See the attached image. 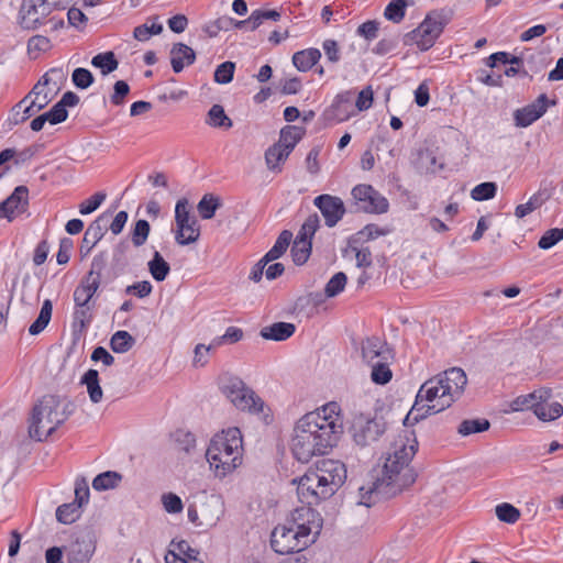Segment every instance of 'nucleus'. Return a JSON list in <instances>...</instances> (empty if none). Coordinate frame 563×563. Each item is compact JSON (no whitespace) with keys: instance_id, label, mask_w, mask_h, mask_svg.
I'll use <instances>...</instances> for the list:
<instances>
[{"instance_id":"ea45409f","label":"nucleus","mask_w":563,"mask_h":563,"mask_svg":"<svg viewBox=\"0 0 563 563\" xmlns=\"http://www.w3.org/2000/svg\"><path fill=\"white\" fill-rule=\"evenodd\" d=\"M135 344V339L124 330L117 331L110 339V347L114 353H126Z\"/></svg>"},{"instance_id":"b1692460","label":"nucleus","mask_w":563,"mask_h":563,"mask_svg":"<svg viewBox=\"0 0 563 563\" xmlns=\"http://www.w3.org/2000/svg\"><path fill=\"white\" fill-rule=\"evenodd\" d=\"M108 222L109 216L107 213H102L89 224L82 239L81 250L86 246L87 253L91 251V249L103 238Z\"/></svg>"},{"instance_id":"f3484780","label":"nucleus","mask_w":563,"mask_h":563,"mask_svg":"<svg viewBox=\"0 0 563 563\" xmlns=\"http://www.w3.org/2000/svg\"><path fill=\"white\" fill-rule=\"evenodd\" d=\"M287 525L296 530L309 529V538H316L321 531L322 518L317 510L307 505L295 509L287 520Z\"/></svg>"},{"instance_id":"6e6552de","label":"nucleus","mask_w":563,"mask_h":563,"mask_svg":"<svg viewBox=\"0 0 563 563\" xmlns=\"http://www.w3.org/2000/svg\"><path fill=\"white\" fill-rule=\"evenodd\" d=\"M73 0H22L19 12L23 29L36 30L54 11L66 10Z\"/></svg>"},{"instance_id":"4c0bfd02","label":"nucleus","mask_w":563,"mask_h":563,"mask_svg":"<svg viewBox=\"0 0 563 563\" xmlns=\"http://www.w3.org/2000/svg\"><path fill=\"white\" fill-rule=\"evenodd\" d=\"M91 65L96 68H99L101 70V74L106 76L118 68L119 62L114 53L109 51L104 53H99L96 56H93L91 59Z\"/></svg>"},{"instance_id":"a19ab883","label":"nucleus","mask_w":563,"mask_h":563,"mask_svg":"<svg viewBox=\"0 0 563 563\" xmlns=\"http://www.w3.org/2000/svg\"><path fill=\"white\" fill-rule=\"evenodd\" d=\"M207 124L213 128L230 129L232 120L225 114L222 106L213 104L208 111Z\"/></svg>"},{"instance_id":"4be33fe9","label":"nucleus","mask_w":563,"mask_h":563,"mask_svg":"<svg viewBox=\"0 0 563 563\" xmlns=\"http://www.w3.org/2000/svg\"><path fill=\"white\" fill-rule=\"evenodd\" d=\"M354 92L346 90L336 95L333 103L324 112V117L331 122H343L353 114Z\"/></svg>"},{"instance_id":"58836bf2","label":"nucleus","mask_w":563,"mask_h":563,"mask_svg":"<svg viewBox=\"0 0 563 563\" xmlns=\"http://www.w3.org/2000/svg\"><path fill=\"white\" fill-rule=\"evenodd\" d=\"M122 479V475L114 471H107L97 475L92 481L93 489L98 492L108 490L117 487Z\"/></svg>"},{"instance_id":"393cba45","label":"nucleus","mask_w":563,"mask_h":563,"mask_svg":"<svg viewBox=\"0 0 563 563\" xmlns=\"http://www.w3.org/2000/svg\"><path fill=\"white\" fill-rule=\"evenodd\" d=\"M170 55L172 68L176 74L183 71L185 65H192L196 60L195 51L184 43L174 44L170 49Z\"/></svg>"},{"instance_id":"f257e3e1","label":"nucleus","mask_w":563,"mask_h":563,"mask_svg":"<svg viewBox=\"0 0 563 563\" xmlns=\"http://www.w3.org/2000/svg\"><path fill=\"white\" fill-rule=\"evenodd\" d=\"M342 432L339 405L329 402L297 421L291 439V452L297 461L308 463L313 456L324 455L336 445Z\"/></svg>"},{"instance_id":"603ef678","label":"nucleus","mask_w":563,"mask_h":563,"mask_svg":"<svg viewBox=\"0 0 563 563\" xmlns=\"http://www.w3.org/2000/svg\"><path fill=\"white\" fill-rule=\"evenodd\" d=\"M390 233V229L388 228H380L378 227L377 224H374V223H369L367 225H365L362 230H360L356 234H355V239L357 241H371V240H375L379 236H384V235H387Z\"/></svg>"},{"instance_id":"a878e982","label":"nucleus","mask_w":563,"mask_h":563,"mask_svg":"<svg viewBox=\"0 0 563 563\" xmlns=\"http://www.w3.org/2000/svg\"><path fill=\"white\" fill-rule=\"evenodd\" d=\"M296 331V327L289 322H275L261 330L262 338L273 341H285Z\"/></svg>"},{"instance_id":"79ce46f5","label":"nucleus","mask_w":563,"mask_h":563,"mask_svg":"<svg viewBox=\"0 0 563 563\" xmlns=\"http://www.w3.org/2000/svg\"><path fill=\"white\" fill-rule=\"evenodd\" d=\"M292 240V232L284 230L278 235L273 247L266 253V260H278L282 257L290 245Z\"/></svg>"},{"instance_id":"338daca9","label":"nucleus","mask_w":563,"mask_h":563,"mask_svg":"<svg viewBox=\"0 0 563 563\" xmlns=\"http://www.w3.org/2000/svg\"><path fill=\"white\" fill-rule=\"evenodd\" d=\"M47 122L52 125L59 124L68 118L67 109L56 102L47 112L44 113Z\"/></svg>"},{"instance_id":"473e14b6","label":"nucleus","mask_w":563,"mask_h":563,"mask_svg":"<svg viewBox=\"0 0 563 563\" xmlns=\"http://www.w3.org/2000/svg\"><path fill=\"white\" fill-rule=\"evenodd\" d=\"M187 515H188L189 521L192 522L194 525H196L197 527H212L219 520L218 514H216V515L207 514V505H203L201 507L200 511H198L196 506L190 505L188 507Z\"/></svg>"},{"instance_id":"3c124183","label":"nucleus","mask_w":563,"mask_h":563,"mask_svg":"<svg viewBox=\"0 0 563 563\" xmlns=\"http://www.w3.org/2000/svg\"><path fill=\"white\" fill-rule=\"evenodd\" d=\"M497 185L493 181L482 183L471 191V197L476 201L489 200L496 196Z\"/></svg>"},{"instance_id":"aec40b11","label":"nucleus","mask_w":563,"mask_h":563,"mask_svg":"<svg viewBox=\"0 0 563 563\" xmlns=\"http://www.w3.org/2000/svg\"><path fill=\"white\" fill-rule=\"evenodd\" d=\"M361 349L362 358L369 366L393 358L391 350L387 343L378 336H371L363 340Z\"/></svg>"},{"instance_id":"f03ea898","label":"nucleus","mask_w":563,"mask_h":563,"mask_svg":"<svg viewBox=\"0 0 563 563\" xmlns=\"http://www.w3.org/2000/svg\"><path fill=\"white\" fill-rule=\"evenodd\" d=\"M418 450V441L412 431H404L393 442L383 467V476L367 488L361 487L358 505L371 507L380 498H390L401 493L416 481L409 463Z\"/></svg>"},{"instance_id":"c03bdc74","label":"nucleus","mask_w":563,"mask_h":563,"mask_svg":"<svg viewBox=\"0 0 563 563\" xmlns=\"http://www.w3.org/2000/svg\"><path fill=\"white\" fill-rule=\"evenodd\" d=\"M319 227V216L317 213L310 214L301 225L296 239L306 243H311V240Z\"/></svg>"},{"instance_id":"72a5a7b5","label":"nucleus","mask_w":563,"mask_h":563,"mask_svg":"<svg viewBox=\"0 0 563 563\" xmlns=\"http://www.w3.org/2000/svg\"><path fill=\"white\" fill-rule=\"evenodd\" d=\"M148 272L156 282L166 279L170 272L169 264L164 260L158 251H155L152 260L147 263Z\"/></svg>"},{"instance_id":"f8f14e48","label":"nucleus","mask_w":563,"mask_h":563,"mask_svg":"<svg viewBox=\"0 0 563 563\" xmlns=\"http://www.w3.org/2000/svg\"><path fill=\"white\" fill-rule=\"evenodd\" d=\"M175 221L177 225L176 242L180 245L195 243L200 236L197 219L190 214L186 198L179 199L175 207Z\"/></svg>"},{"instance_id":"cd10ccee","label":"nucleus","mask_w":563,"mask_h":563,"mask_svg":"<svg viewBox=\"0 0 563 563\" xmlns=\"http://www.w3.org/2000/svg\"><path fill=\"white\" fill-rule=\"evenodd\" d=\"M36 103L34 101L27 102L26 99H21L16 104H14L11 109L9 122L11 125H19L25 122L27 119L37 113V109H35Z\"/></svg>"},{"instance_id":"bf43d9fd","label":"nucleus","mask_w":563,"mask_h":563,"mask_svg":"<svg viewBox=\"0 0 563 563\" xmlns=\"http://www.w3.org/2000/svg\"><path fill=\"white\" fill-rule=\"evenodd\" d=\"M107 195L102 191L96 192L90 198L84 200L79 205V212L82 216H87L96 211L100 205L104 201Z\"/></svg>"},{"instance_id":"de8ad7c7","label":"nucleus","mask_w":563,"mask_h":563,"mask_svg":"<svg viewBox=\"0 0 563 563\" xmlns=\"http://www.w3.org/2000/svg\"><path fill=\"white\" fill-rule=\"evenodd\" d=\"M406 7V0H391L385 8L384 16L394 23H400L405 18Z\"/></svg>"},{"instance_id":"412c9836","label":"nucleus","mask_w":563,"mask_h":563,"mask_svg":"<svg viewBox=\"0 0 563 563\" xmlns=\"http://www.w3.org/2000/svg\"><path fill=\"white\" fill-rule=\"evenodd\" d=\"M29 206V189L25 186H18L14 191L0 203V218L12 220L15 214L26 211Z\"/></svg>"},{"instance_id":"c9c22d12","label":"nucleus","mask_w":563,"mask_h":563,"mask_svg":"<svg viewBox=\"0 0 563 563\" xmlns=\"http://www.w3.org/2000/svg\"><path fill=\"white\" fill-rule=\"evenodd\" d=\"M289 154L290 153L278 143L269 146L265 152V161L268 169L279 172L280 163L285 162Z\"/></svg>"},{"instance_id":"39448f33","label":"nucleus","mask_w":563,"mask_h":563,"mask_svg":"<svg viewBox=\"0 0 563 563\" xmlns=\"http://www.w3.org/2000/svg\"><path fill=\"white\" fill-rule=\"evenodd\" d=\"M71 412V402L62 407V402L56 396H43L31 410L29 437L40 442L46 440L68 419Z\"/></svg>"},{"instance_id":"0e129e2a","label":"nucleus","mask_w":563,"mask_h":563,"mask_svg":"<svg viewBox=\"0 0 563 563\" xmlns=\"http://www.w3.org/2000/svg\"><path fill=\"white\" fill-rule=\"evenodd\" d=\"M162 504L168 514H179L184 505L179 496L174 493H167L162 496Z\"/></svg>"},{"instance_id":"13d9d810","label":"nucleus","mask_w":563,"mask_h":563,"mask_svg":"<svg viewBox=\"0 0 563 563\" xmlns=\"http://www.w3.org/2000/svg\"><path fill=\"white\" fill-rule=\"evenodd\" d=\"M235 64L233 62H224L220 64L214 71V81L218 84H229L233 79Z\"/></svg>"},{"instance_id":"5701e85b","label":"nucleus","mask_w":563,"mask_h":563,"mask_svg":"<svg viewBox=\"0 0 563 563\" xmlns=\"http://www.w3.org/2000/svg\"><path fill=\"white\" fill-rule=\"evenodd\" d=\"M428 393L422 391V386L418 390V394L416 396L415 404L411 408V410L408 412L404 420V424H415L419 422L420 420L424 419L429 415H434L440 412L441 410H432L431 407L435 405V402H431V405L427 404L429 402L427 400Z\"/></svg>"},{"instance_id":"c756f323","label":"nucleus","mask_w":563,"mask_h":563,"mask_svg":"<svg viewBox=\"0 0 563 563\" xmlns=\"http://www.w3.org/2000/svg\"><path fill=\"white\" fill-rule=\"evenodd\" d=\"M80 384L86 385L91 402L98 404L102 399V388L99 383V373L97 369H88L81 377Z\"/></svg>"},{"instance_id":"2f4dec72","label":"nucleus","mask_w":563,"mask_h":563,"mask_svg":"<svg viewBox=\"0 0 563 563\" xmlns=\"http://www.w3.org/2000/svg\"><path fill=\"white\" fill-rule=\"evenodd\" d=\"M222 206L220 197L213 194H206L197 205V210L201 219L210 220L216 211Z\"/></svg>"},{"instance_id":"dca6fc26","label":"nucleus","mask_w":563,"mask_h":563,"mask_svg":"<svg viewBox=\"0 0 563 563\" xmlns=\"http://www.w3.org/2000/svg\"><path fill=\"white\" fill-rule=\"evenodd\" d=\"M95 551V534L91 531L79 532L66 548L67 563H89Z\"/></svg>"},{"instance_id":"8fccbe9b","label":"nucleus","mask_w":563,"mask_h":563,"mask_svg":"<svg viewBox=\"0 0 563 563\" xmlns=\"http://www.w3.org/2000/svg\"><path fill=\"white\" fill-rule=\"evenodd\" d=\"M347 282V277L345 273L339 272L334 274L330 280L327 283L324 287V295L328 298H332L338 296L341 291H343Z\"/></svg>"},{"instance_id":"4d7b16f0","label":"nucleus","mask_w":563,"mask_h":563,"mask_svg":"<svg viewBox=\"0 0 563 563\" xmlns=\"http://www.w3.org/2000/svg\"><path fill=\"white\" fill-rule=\"evenodd\" d=\"M71 80L77 88L87 89L93 84L95 77L89 69L78 67L74 69Z\"/></svg>"},{"instance_id":"2eb2a0df","label":"nucleus","mask_w":563,"mask_h":563,"mask_svg":"<svg viewBox=\"0 0 563 563\" xmlns=\"http://www.w3.org/2000/svg\"><path fill=\"white\" fill-rule=\"evenodd\" d=\"M556 106L555 99H549L545 93H541L533 102L515 110L514 121L518 128H528L539 120L550 107Z\"/></svg>"},{"instance_id":"bb28decb","label":"nucleus","mask_w":563,"mask_h":563,"mask_svg":"<svg viewBox=\"0 0 563 563\" xmlns=\"http://www.w3.org/2000/svg\"><path fill=\"white\" fill-rule=\"evenodd\" d=\"M321 58V52L318 48H307L296 52L292 55V64L299 71L310 70Z\"/></svg>"},{"instance_id":"e433bc0d","label":"nucleus","mask_w":563,"mask_h":563,"mask_svg":"<svg viewBox=\"0 0 563 563\" xmlns=\"http://www.w3.org/2000/svg\"><path fill=\"white\" fill-rule=\"evenodd\" d=\"M52 301L49 299L44 300L37 318L29 328V333L31 335L40 334L48 325L52 318Z\"/></svg>"},{"instance_id":"a211bd4d","label":"nucleus","mask_w":563,"mask_h":563,"mask_svg":"<svg viewBox=\"0 0 563 563\" xmlns=\"http://www.w3.org/2000/svg\"><path fill=\"white\" fill-rule=\"evenodd\" d=\"M53 77L56 78L54 81V85L56 86L64 78L63 69L51 68L23 97L27 102L34 101V103H36L34 108L37 109V111L43 110L52 101V97L49 96V92L45 90V87L53 80Z\"/></svg>"},{"instance_id":"7ed1b4c3","label":"nucleus","mask_w":563,"mask_h":563,"mask_svg":"<svg viewBox=\"0 0 563 563\" xmlns=\"http://www.w3.org/2000/svg\"><path fill=\"white\" fill-rule=\"evenodd\" d=\"M345 481L346 467L342 462L323 460L314 471H308L301 477L294 478L292 484H297L299 500L312 506L332 497Z\"/></svg>"},{"instance_id":"5fc2aeb1","label":"nucleus","mask_w":563,"mask_h":563,"mask_svg":"<svg viewBox=\"0 0 563 563\" xmlns=\"http://www.w3.org/2000/svg\"><path fill=\"white\" fill-rule=\"evenodd\" d=\"M497 518L506 523H515L520 518V511L508 503L500 504L496 507Z\"/></svg>"},{"instance_id":"49530a36","label":"nucleus","mask_w":563,"mask_h":563,"mask_svg":"<svg viewBox=\"0 0 563 563\" xmlns=\"http://www.w3.org/2000/svg\"><path fill=\"white\" fill-rule=\"evenodd\" d=\"M489 427L490 423L487 419H466L460 423L457 432L465 437L487 431Z\"/></svg>"},{"instance_id":"052dcab7","label":"nucleus","mask_w":563,"mask_h":563,"mask_svg":"<svg viewBox=\"0 0 563 563\" xmlns=\"http://www.w3.org/2000/svg\"><path fill=\"white\" fill-rule=\"evenodd\" d=\"M561 240H563V228L550 229L540 238L538 246L542 250H549Z\"/></svg>"},{"instance_id":"e2e57ef3","label":"nucleus","mask_w":563,"mask_h":563,"mask_svg":"<svg viewBox=\"0 0 563 563\" xmlns=\"http://www.w3.org/2000/svg\"><path fill=\"white\" fill-rule=\"evenodd\" d=\"M172 544H175L177 550L184 554V560H186V562L190 561V563H203V561L199 559V550L191 548L186 540H180L177 543H175L173 540Z\"/></svg>"},{"instance_id":"c85d7f7f","label":"nucleus","mask_w":563,"mask_h":563,"mask_svg":"<svg viewBox=\"0 0 563 563\" xmlns=\"http://www.w3.org/2000/svg\"><path fill=\"white\" fill-rule=\"evenodd\" d=\"M305 134L306 130L302 126L286 125L280 130L279 140L277 143L286 148L289 153H291Z\"/></svg>"},{"instance_id":"774afa93","label":"nucleus","mask_w":563,"mask_h":563,"mask_svg":"<svg viewBox=\"0 0 563 563\" xmlns=\"http://www.w3.org/2000/svg\"><path fill=\"white\" fill-rule=\"evenodd\" d=\"M130 92V86L124 80L115 81L113 86V93L111 95V102L114 106H121L124 103V98Z\"/></svg>"},{"instance_id":"423d86ee","label":"nucleus","mask_w":563,"mask_h":563,"mask_svg":"<svg viewBox=\"0 0 563 563\" xmlns=\"http://www.w3.org/2000/svg\"><path fill=\"white\" fill-rule=\"evenodd\" d=\"M467 383L466 374L459 367L450 368L422 384V391L428 393L427 400L435 401L434 410L449 408L463 394Z\"/></svg>"},{"instance_id":"1a4fd4ad","label":"nucleus","mask_w":563,"mask_h":563,"mask_svg":"<svg viewBox=\"0 0 563 563\" xmlns=\"http://www.w3.org/2000/svg\"><path fill=\"white\" fill-rule=\"evenodd\" d=\"M314 542V537L309 538L308 530H296L289 525H278L271 536V547L278 554L300 552Z\"/></svg>"},{"instance_id":"20e7f679","label":"nucleus","mask_w":563,"mask_h":563,"mask_svg":"<svg viewBox=\"0 0 563 563\" xmlns=\"http://www.w3.org/2000/svg\"><path fill=\"white\" fill-rule=\"evenodd\" d=\"M242 433L239 428H229L217 433L206 452L207 461L216 476L224 477L242 462Z\"/></svg>"},{"instance_id":"4468645a","label":"nucleus","mask_w":563,"mask_h":563,"mask_svg":"<svg viewBox=\"0 0 563 563\" xmlns=\"http://www.w3.org/2000/svg\"><path fill=\"white\" fill-rule=\"evenodd\" d=\"M351 195L360 211L375 214H382L388 211V200L371 185H356L352 189Z\"/></svg>"},{"instance_id":"6e6d98bb","label":"nucleus","mask_w":563,"mask_h":563,"mask_svg":"<svg viewBox=\"0 0 563 563\" xmlns=\"http://www.w3.org/2000/svg\"><path fill=\"white\" fill-rule=\"evenodd\" d=\"M358 242L355 238L349 240L350 247L355 252L356 266L360 268L371 267L373 264L372 252L368 247L357 249L353 243Z\"/></svg>"},{"instance_id":"680f3d73","label":"nucleus","mask_w":563,"mask_h":563,"mask_svg":"<svg viewBox=\"0 0 563 563\" xmlns=\"http://www.w3.org/2000/svg\"><path fill=\"white\" fill-rule=\"evenodd\" d=\"M89 486L85 478H77L75 483V500L74 504H78L81 508L84 505L89 501Z\"/></svg>"},{"instance_id":"9b49d317","label":"nucleus","mask_w":563,"mask_h":563,"mask_svg":"<svg viewBox=\"0 0 563 563\" xmlns=\"http://www.w3.org/2000/svg\"><path fill=\"white\" fill-rule=\"evenodd\" d=\"M107 265V254L101 252L93 256L90 271L81 279L74 291V302L92 305L91 300L98 291L101 284V274Z\"/></svg>"},{"instance_id":"f704fd0d","label":"nucleus","mask_w":563,"mask_h":563,"mask_svg":"<svg viewBox=\"0 0 563 563\" xmlns=\"http://www.w3.org/2000/svg\"><path fill=\"white\" fill-rule=\"evenodd\" d=\"M533 413L542 421H552L563 415V406L560 402L552 404H534L532 406Z\"/></svg>"},{"instance_id":"9d476101","label":"nucleus","mask_w":563,"mask_h":563,"mask_svg":"<svg viewBox=\"0 0 563 563\" xmlns=\"http://www.w3.org/2000/svg\"><path fill=\"white\" fill-rule=\"evenodd\" d=\"M444 25L441 14H428L416 30L405 35L404 42L406 45L415 42L420 51H428L442 34Z\"/></svg>"},{"instance_id":"0eeeda50","label":"nucleus","mask_w":563,"mask_h":563,"mask_svg":"<svg viewBox=\"0 0 563 563\" xmlns=\"http://www.w3.org/2000/svg\"><path fill=\"white\" fill-rule=\"evenodd\" d=\"M220 388L236 409L250 413L263 412L265 405L263 399L240 377L229 376L224 378Z\"/></svg>"},{"instance_id":"ddd939ff","label":"nucleus","mask_w":563,"mask_h":563,"mask_svg":"<svg viewBox=\"0 0 563 563\" xmlns=\"http://www.w3.org/2000/svg\"><path fill=\"white\" fill-rule=\"evenodd\" d=\"M385 431L386 423L382 418H368L363 413L353 419L351 427L353 440L360 446L376 442Z\"/></svg>"},{"instance_id":"6ab92c4d","label":"nucleus","mask_w":563,"mask_h":563,"mask_svg":"<svg viewBox=\"0 0 563 563\" xmlns=\"http://www.w3.org/2000/svg\"><path fill=\"white\" fill-rule=\"evenodd\" d=\"M313 205L320 210L328 228L335 227L346 212L345 205L340 197L322 194L313 199Z\"/></svg>"},{"instance_id":"7c9ffc66","label":"nucleus","mask_w":563,"mask_h":563,"mask_svg":"<svg viewBox=\"0 0 563 563\" xmlns=\"http://www.w3.org/2000/svg\"><path fill=\"white\" fill-rule=\"evenodd\" d=\"M80 302H75V311H74V322L73 327L75 331L82 333L87 330L89 324L92 321V309L95 305H86Z\"/></svg>"},{"instance_id":"a18cd8bd","label":"nucleus","mask_w":563,"mask_h":563,"mask_svg":"<svg viewBox=\"0 0 563 563\" xmlns=\"http://www.w3.org/2000/svg\"><path fill=\"white\" fill-rule=\"evenodd\" d=\"M389 361L390 360H385L371 365V378L375 384L385 385L390 382L393 373L389 368Z\"/></svg>"},{"instance_id":"09e8293b","label":"nucleus","mask_w":563,"mask_h":563,"mask_svg":"<svg viewBox=\"0 0 563 563\" xmlns=\"http://www.w3.org/2000/svg\"><path fill=\"white\" fill-rule=\"evenodd\" d=\"M312 243H306L295 239L291 246V257L296 265H303L311 254Z\"/></svg>"},{"instance_id":"864d4df0","label":"nucleus","mask_w":563,"mask_h":563,"mask_svg":"<svg viewBox=\"0 0 563 563\" xmlns=\"http://www.w3.org/2000/svg\"><path fill=\"white\" fill-rule=\"evenodd\" d=\"M151 227L148 221L141 219L135 222L134 229L132 231L131 240L134 246H142L150 234Z\"/></svg>"},{"instance_id":"69168bd1","label":"nucleus","mask_w":563,"mask_h":563,"mask_svg":"<svg viewBox=\"0 0 563 563\" xmlns=\"http://www.w3.org/2000/svg\"><path fill=\"white\" fill-rule=\"evenodd\" d=\"M153 286L148 280L136 282L126 286L125 294L133 295L137 298H145L152 294Z\"/></svg>"},{"instance_id":"37998d69","label":"nucleus","mask_w":563,"mask_h":563,"mask_svg":"<svg viewBox=\"0 0 563 563\" xmlns=\"http://www.w3.org/2000/svg\"><path fill=\"white\" fill-rule=\"evenodd\" d=\"M80 507L78 504H63L56 509V519L64 525H70L80 517Z\"/></svg>"}]
</instances>
